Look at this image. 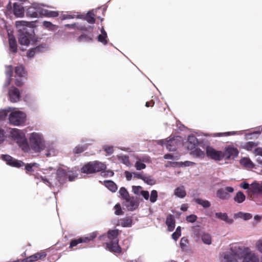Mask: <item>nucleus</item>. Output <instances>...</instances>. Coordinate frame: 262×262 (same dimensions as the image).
I'll return each mask as SVG.
<instances>
[{
  "label": "nucleus",
  "instance_id": "42",
  "mask_svg": "<svg viewBox=\"0 0 262 262\" xmlns=\"http://www.w3.org/2000/svg\"><path fill=\"white\" fill-rule=\"evenodd\" d=\"M245 195L242 192L238 191L234 197V201L238 203H241L245 201Z\"/></svg>",
  "mask_w": 262,
  "mask_h": 262
},
{
  "label": "nucleus",
  "instance_id": "62",
  "mask_svg": "<svg viewBox=\"0 0 262 262\" xmlns=\"http://www.w3.org/2000/svg\"><path fill=\"white\" fill-rule=\"evenodd\" d=\"M36 54H37V53L36 50H35V48H33L28 51L27 56L28 58H32Z\"/></svg>",
  "mask_w": 262,
  "mask_h": 262
},
{
  "label": "nucleus",
  "instance_id": "48",
  "mask_svg": "<svg viewBox=\"0 0 262 262\" xmlns=\"http://www.w3.org/2000/svg\"><path fill=\"white\" fill-rule=\"evenodd\" d=\"M257 145V143L254 142L249 141L243 145V148L247 150H251Z\"/></svg>",
  "mask_w": 262,
  "mask_h": 262
},
{
  "label": "nucleus",
  "instance_id": "59",
  "mask_svg": "<svg viewBox=\"0 0 262 262\" xmlns=\"http://www.w3.org/2000/svg\"><path fill=\"white\" fill-rule=\"evenodd\" d=\"M103 149L108 155H112L114 152V147L113 146L105 145L103 146Z\"/></svg>",
  "mask_w": 262,
  "mask_h": 262
},
{
  "label": "nucleus",
  "instance_id": "45",
  "mask_svg": "<svg viewBox=\"0 0 262 262\" xmlns=\"http://www.w3.org/2000/svg\"><path fill=\"white\" fill-rule=\"evenodd\" d=\"M95 14L91 11L89 12L85 16L84 19L90 24H94L95 22Z\"/></svg>",
  "mask_w": 262,
  "mask_h": 262
},
{
  "label": "nucleus",
  "instance_id": "16",
  "mask_svg": "<svg viewBox=\"0 0 262 262\" xmlns=\"http://www.w3.org/2000/svg\"><path fill=\"white\" fill-rule=\"evenodd\" d=\"M15 75L19 78V79L16 78L15 79V84L17 86H20L23 84L21 78L26 75V71L24 67L21 65L16 67L15 68Z\"/></svg>",
  "mask_w": 262,
  "mask_h": 262
},
{
  "label": "nucleus",
  "instance_id": "4",
  "mask_svg": "<svg viewBox=\"0 0 262 262\" xmlns=\"http://www.w3.org/2000/svg\"><path fill=\"white\" fill-rule=\"evenodd\" d=\"M28 24V22L25 21H17L15 23L16 26L21 32L18 37L21 45L28 46L33 33V29L27 27Z\"/></svg>",
  "mask_w": 262,
  "mask_h": 262
},
{
  "label": "nucleus",
  "instance_id": "63",
  "mask_svg": "<svg viewBox=\"0 0 262 262\" xmlns=\"http://www.w3.org/2000/svg\"><path fill=\"white\" fill-rule=\"evenodd\" d=\"M114 208L115 209V213L116 215H121L122 214L123 212L121 210V206H120V204H116Z\"/></svg>",
  "mask_w": 262,
  "mask_h": 262
},
{
  "label": "nucleus",
  "instance_id": "27",
  "mask_svg": "<svg viewBox=\"0 0 262 262\" xmlns=\"http://www.w3.org/2000/svg\"><path fill=\"white\" fill-rule=\"evenodd\" d=\"M166 224L169 231H172L175 228V220L171 214L168 215L166 220Z\"/></svg>",
  "mask_w": 262,
  "mask_h": 262
},
{
  "label": "nucleus",
  "instance_id": "26",
  "mask_svg": "<svg viewBox=\"0 0 262 262\" xmlns=\"http://www.w3.org/2000/svg\"><path fill=\"white\" fill-rule=\"evenodd\" d=\"M239 163L242 166L247 169H252L255 166L254 164L252 161L247 157L242 158L239 161Z\"/></svg>",
  "mask_w": 262,
  "mask_h": 262
},
{
  "label": "nucleus",
  "instance_id": "29",
  "mask_svg": "<svg viewBox=\"0 0 262 262\" xmlns=\"http://www.w3.org/2000/svg\"><path fill=\"white\" fill-rule=\"evenodd\" d=\"M46 256V253L45 252L40 253H36L26 258L25 260L26 262H34L38 259L45 257Z\"/></svg>",
  "mask_w": 262,
  "mask_h": 262
},
{
  "label": "nucleus",
  "instance_id": "24",
  "mask_svg": "<svg viewBox=\"0 0 262 262\" xmlns=\"http://www.w3.org/2000/svg\"><path fill=\"white\" fill-rule=\"evenodd\" d=\"M198 237H200L202 242L206 245H210L212 243V238L210 234L203 231H200L198 234Z\"/></svg>",
  "mask_w": 262,
  "mask_h": 262
},
{
  "label": "nucleus",
  "instance_id": "31",
  "mask_svg": "<svg viewBox=\"0 0 262 262\" xmlns=\"http://www.w3.org/2000/svg\"><path fill=\"white\" fill-rule=\"evenodd\" d=\"M41 13L42 14V16H45L49 17H56L59 15L58 11L47 10L43 7Z\"/></svg>",
  "mask_w": 262,
  "mask_h": 262
},
{
  "label": "nucleus",
  "instance_id": "28",
  "mask_svg": "<svg viewBox=\"0 0 262 262\" xmlns=\"http://www.w3.org/2000/svg\"><path fill=\"white\" fill-rule=\"evenodd\" d=\"M174 194L178 198L183 199L186 195V192L184 186L177 187L174 190Z\"/></svg>",
  "mask_w": 262,
  "mask_h": 262
},
{
  "label": "nucleus",
  "instance_id": "33",
  "mask_svg": "<svg viewBox=\"0 0 262 262\" xmlns=\"http://www.w3.org/2000/svg\"><path fill=\"white\" fill-rule=\"evenodd\" d=\"M221 262H237L228 252H223L221 256Z\"/></svg>",
  "mask_w": 262,
  "mask_h": 262
},
{
  "label": "nucleus",
  "instance_id": "61",
  "mask_svg": "<svg viewBox=\"0 0 262 262\" xmlns=\"http://www.w3.org/2000/svg\"><path fill=\"white\" fill-rule=\"evenodd\" d=\"M256 250L262 254V239L258 240L255 244Z\"/></svg>",
  "mask_w": 262,
  "mask_h": 262
},
{
  "label": "nucleus",
  "instance_id": "1",
  "mask_svg": "<svg viewBox=\"0 0 262 262\" xmlns=\"http://www.w3.org/2000/svg\"><path fill=\"white\" fill-rule=\"evenodd\" d=\"M52 167L43 169L41 173H36L35 179L40 180L50 188H58L68 179L69 181H73L77 177V174L63 168H59L55 172Z\"/></svg>",
  "mask_w": 262,
  "mask_h": 262
},
{
  "label": "nucleus",
  "instance_id": "55",
  "mask_svg": "<svg viewBox=\"0 0 262 262\" xmlns=\"http://www.w3.org/2000/svg\"><path fill=\"white\" fill-rule=\"evenodd\" d=\"M136 159L144 163H147L150 162V157L147 155L137 156L136 157Z\"/></svg>",
  "mask_w": 262,
  "mask_h": 262
},
{
  "label": "nucleus",
  "instance_id": "44",
  "mask_svg": "<svg viewBox=\"0 0 262 262\" xmlns=\"http://www.w3.org/2000/svg\"><path fill=\"white\" fill-rule=\"evenodd\" d=\"M237 134V132H227L224 133H213L212 134V136L214 137H222V136H228L231 135H235Z\"/></svg>",
  "mask_w": 262,
  "mask_h": 262
},
{
  "label": "nucleus",
  "instance_id": "50",
  "mask_svg": "<svg viewBox=\"0 0 262 262\" xmlns=\"http://www.w3.org/2000/svg\"><path fill=\"white\" fill-rule=\"evenodd\" d=\"M123 227H130L132 225V220L130 218H126L122 220L120 223Z\"/></svg>",
  "mask_w": 262,
  "mask_h": 262
},
{
  "label": "nucleus",
  "instance_id": "60",
  "mask_svg": "<svg viewBox=\"0 0 262 262\" xmlns=\"http://www.w3.org/2000/svg\"><path fill=\"white\" fill-rule=\"evenodd\" d=\"M132 189L134 193L137 195H140L143 191L142 190V187L140 186H133Z\"/></svg>",
  "mask_w": 262,
  "mask_h": 262
},
{
  "label": "nucleus",
  "instance_id": "38",
  "mask_svg": "<svg viewBox=\"0 0 262 262\" xmlns=\"http://www.w3.org/2000/svg\"><path fill=\"white\" fill-rule=\"evenodd\" d=\"M118 159L123 164L129 167L130 166V163L128 156L126 155H119L117 156Z\"/></svg>",
  "mask_w": 262,
  "mask_h": 262
},
{
  "label": "nucleus",
  "instance_id": "36",
  "mask_svg": "<svg viewBox=\"0 0 262 262\" xmlns=\"http://www.w3.org/2000/svg\"><path fill=\"white\" fill-rule=\"evenodd\" d=\"M97 234L96 232L91 233L86 236L80 237V242H81V243H88L89 242L92 241L94 238H95L97 236Z\"/></svg>",
  "mask_w": 262,
  "mask_h": 262
},
{
  "label": "nucleus",
  "instance_id": "37",
  "mask_svg": "<svg viewBox=\"0 0 262 262\" xmlns=\"http://www.w3.org/2000/svg\"><path fill=\"white\" fill-rule=\"evenodd\" d=\"M216 195L222 200H227L230 196L229 194L222 188L219 189L217 191Z\"/></svg>",
  "mask_w": 262,
  "mask_h": 262
},
{
  "label": "nucleus",
  "instance_id": "30",
  "mask_svg": "<svg viewBox=\"0 0 262 262\" xmlns=\"http://www.w3.org/2000/svg\"><path fill=\"white\" fill-rule=\"evenodd\" d=\"M188 148L192 149L195 148L198 144V141L194 135H190L188 137Z\"/></svg>",
  "mask_w": 262,
  "mask_h": 262
},
{
  "label": "nucleus",
  "instance_id": "49",
  "mask_svg": "<svg viewBox=\"0 0 262 262\" xmlns=\"http://www.w3.org/2000/svg\"><path fill=\"white\" fill-rule=\"evenodd\" d=\"M34 48L37 54L47 51L48 48L47 45L46 43L39 44Z\"/></svg>",
  "mask_w": 262,
  "mask_h": 262
},
{
  "label": "nucleus",
  "instance_id": "3",
  "mask_svg": "<svg viewBox=\"0 0 262 262\" xmlns=\"http://www.w3.org/2000/svg\"><path fill=\"white\" fill-rule=\"evenodd\" d=\"M118 230H109L107 234H103L99 237L100 240L105 241L106 248L110 252L119 253L121 248L118 245Z\"/></svg>",
  "mask_w": 262,
  "mask_h": 262
},
{
  "label": "nucleus",
  "instance_id": "58",
  "mask_svg": "<svg viewBox=\"0 0 262 262\" xmlns=\"http://www.w3.org/2000/svg\"><path fill=\"white\" fill-rule=\"evenodd\" d=\"M188 240L185 237H182L181 239L180 245L181 249L183 250H186L187 248Z\"/></svg>",
  "mask_w": 262,
  "mask_h": 262
},
{
  "label": "nucleus",
  "instance_id": "32",
  "mask_svg": "<svg viewBox=\"0 0 262 262\" xmlns=\"http://www.w3.org/2000/svg\"><path fill=\"white\" fill-rule=\"evenodd\" d=\"M89 144H90L86 143L84 144L77 145L74 148L73 150V153L75 154H79L82 153L87 149Z\"/></svg>",
  "mask_w": 262,
  "mask_h": 262
},
{
  "label": "nucleus",
  "instance_id": "54",
  "mask_svg": "<svg viewBox=\"0 0 262 262\" xmlns=\"http://www.w3.org/2000/svg\"><path fill=\"white\" fill-rule=\"evenodd\" d=\"M135 167L136 170H141L146 168V165L144 163L136 160V161L135 163Z\"/></svg>",
  "mask_w": 262,
  "mask_h": 262
},
{
  "label": "nucleus",
  "instance_id": "13",
  "mask_svg": "<svg viewBox=\"0 0 262 262\" xmlns=\"http://www.w3.org/2000/svg\"><path fill=\"white\" fill-rule=\"evenodd\" d=\"M206 151L208 157L215 161H221L223 159V151L216 150L211 146H207Z\"/></svg>",
  "mask_w": 262,
  "mask_h": 262
},
{
  "label": "nucleus",
  "instance_id": "46",
  "mask_svg": "<svg viewBox=\"0 0 262 262\" xmlns=\"http://www.w3.org/2000/svg\"><path fill=\"white\" fill-rule=\"evenodd\" d=\"M191 154L193 156L199 158H202L205 156L204 152L200 148H195L191 152Z\"/></svg>",
  "mask_w": 262,
  "mask_h": 262
},
{
  "label": "nucleus",
  "instance_id": "17",
  "mask_svg": "<svg viewBox=\"0 0 262 262\" xmlns=\"http://www.w3.org/2000/svg\"><path fill=\"white\" fill-rule=\"evenodd\" d=\"M39 166V164L36 163L27 164L25 165V169L28 174L33 175L35 177L36 173H41L38 172Z\"/></svg>",
  "mask_w": 262,
  "mask_h": 262
},
{
  "label": "nucleus",
  "instance_id": "14",
  "mask_svg": "<svg viewBox=\"0 0 262 262\" xmlns=\"http://www.w3.org/2000/svg\"><path fill=\"white\" fill-rule=\"evenodd\" d=\"M8 95L9 100L11 102L15 103L20 100V93L19 90L14 86H12L9 89Z\"/></svg>",
  "mask_w": 262,
  "mask_h": 262
},
{
  "label": "nucleus",
  "instance_id": "7",
  "mask_svg": "<svg viewBox=\"0 0 262 262\" xmlns=\"http://www.w3.org/2000/svg\"><path fill=\"white\" fill-rule=\"evenodd\" d=\"M106 166L104 163L99 161L90 162L81 168L82 173L91 174L105 170Z\"/></svg>",
  "mask_w": 262,
  "mask_h": 262
},
{
  "label": "nucleus",
  "instance_id": "43",
  "mask_svg": "<svg viewBox=\"0 0 262 262\" xmlns=\"http://www.w3.org/2000/svg\"><path fill=\"white\" fill-rule=\"evenodd\" d=\"M65 27L70 29H77L79 30H84L85 29L84 26L81 25L79 23H74L72 24H66Z\"/></svg>",
  "mask_w": 262,
  "mask_h": 262
},
{
  "label": "nucleus",
  "instance_id": "39",
  "mask_svg": "<svg viewBox=\"0 0 262 262\" xmlns=\"http://www.w3.org/2000/svg\"><path fill=\"white\" fill-rule=\"evenodd\" d=\"M13 110L12 107H8L4 109L0 110V119L3 120L7 116L8 114Z\"/></svg>",
  "mask_w": 262,
  "mask_h": 262
},
{
  "label": "nucleus",
  "instance_id": "11",
  "mask_svg": "<svg viewBox=\"0 0 262 262\" xmlns=\"http://www.w3.org/2000/svg\"><path fill=\"white\" fill-rule=\"evenodd\" d=\"M238 153V150L236 147L232 145H229L226 146L224 151H223V159L225 158L226 160L234 159L237 157Z\"/></svg>",
  "mask_w": 262,
  "mask_h": 262
},
{
  "label": "nucleus",
  "instance_id": "35",
  "mask_svg": "<svg viewBox=\"0 0 262 262\" xmlns=\"http://www.w3.org/2000/svg\"><path fill=\"white\" fill-rule=\"evenodd\" d=\"M215 216L218 219H220L227 223L231 224L233 222V220L232 219L229 218L227 214L225 213H216Z\"/></svg>",
  "mask_w": 262,
  "mask_h": 262
},
{
  "label": "nucleus",
  "instance_id": "57",
  "mask_svg": "<svg viewBox=\"0 0 262 262\" xmlns=\"http://www.w3.org/2000/svg\"><path fill=\"white\" fill-rule=\"evenodd\" d=\"M237 216L240 217L245 221L249 220L252 217V215L251 214L249 213H243V212H239L237 214Z\"/></svg>",
  "mask_w": 262,
  "mask_h": 262
},
{
  "label": "nucleus",
  "instance_id": "2",
  "mask_svg": "<svg viewBox=\"0 0 262 262\" xmlns=\"http://www.w3.org/2000/svg\"><path fill=\"white\" fill-rule=\"evenodd\" d=\"M28 142L27 150H24L25 152H30L33 151L34 153L38 154L45 149L47 147L46 141L43 134L39 132H33L30 134Z\"/></svg>",
  "mask_w": 262,
  "mask_h": 262
},
{
  "label": "nucleus",
  "instance_id": "9",
  "mask_svg": "<svg viewBox=\"0 0 262 262\" xmlns=\"http://www.w3.org/2000/svg\"><path fill=\"white\" fill-rule=\"evenodd\" d=\"M43 5L40 4L34 3L27 10V15L30 17L37 18L42 17L41 13Z\"/></svg>",
  "mask_w": 262,
  "mask_h": 262
},
{
  "label": "nucleus",
  "instance_id": "18",
  "mask_svg": "<svg viewBox=\"0 0 262 262\" xmlns=\"http://www.w3.org/2000/svg\"><path fill=\"white\" fill-rule=\"evenodd\" d=\"M250 193L253 194H262V182H254L251 184Z\"/></svg>",
  "mask_w": 262,
  "mask_h": 262
},
{
  "label": "nucleus",
  "instance_id": "64",
  "mask_svg": "<svg viewBox=\"0 0 262 262\" xmlns=\"http://www.w3.org/2000/svg\"><path fill=\"white\" fill-rule=\"evenodd\" d=\"M197 217L194 214H191L186 217V221L189 223H194L196 220Z\"/></svg>",
  "mask_w": 262,
  "mask_h": 262
},
{
  "label": "nucleus",
  "instance_id": "8",
  "mask_svg": "<svg viewBox=\"0 0 262 262\" xmlns=\"http://www.w3.org/2000/svg\"><path fill=\"white\" fill-rule=\"evenodd\" d=\"M26 118V114L20 111L13 110L9 116V121L11 124L14 126H20L24 124Z\"/></svg>",
  "mask_w": 262,
  "mask_h": 262
},
{
  "label": "nucleus",
  "instance_id": "40",
  "mask_svg": "<svg viewBox=\"0 0 262 262\" xmlns=\"http://www.w3.org/2000/svg\"><path fill=\"white\" fill-rule=\"evenodd\" d=\"M195 202L196 203L201 205L204 208H208L211 205L210 203L208 201L204 200L200 198L195 199Z\"/></svg>",
  "mask_w": 262,
  "mask_h": 262
},
{
  "label": "nucleus",
  "instance_id": "20",
  "mask_svg": "<svg viewBox=\"0 0 262 262\" xmlns=\"http://www.w3.org/2000/svg\"><path fill=\"white\" fill-rule=\"evenodd\" d=\"M13 13L17 17H22L24 15V7L17 3H15L13 5Z\"/></svg>",
  "mask_w": 262,
  "mask_h": 262
},
{
  "label": "nucleus",
  "instance_id": "51",
  "mask_svg": "<svg viewBox=\"0 0 262 262\" xmlns=\"http://www.w3.org/2000/svg\"><path fill=\"white\" fill-rule=\"evenodd\" d=\"M57 154L56 149L53 146L48 147L47 152L45 153L46 157H51L55 156Z\"/></svg>",
  "mask_w": 262,
  "mask_h": 262
},
{
  "label": "nucleus",
  "instance_id": "56",
  "mask_svg": "<svg viewBox=\"0 0 262 262\" xmlns=\"http://www.w3.org/2000/svg\"><path fill=\"white\" fill-rule=\"evenodd\" d=\"M158 192L156 190H152L150 192L149 196L150 202L151 203H154L157 200Z\"/></svg>",
  "mask_w": 262,
  "mask_h": 262
},
{
  "label": "nucleus",
  "instance_id": "5",
  "mask_svg": "<svg viewBox=\"0 0 262 262\" xmlns=\"http://www.w3.org/2000/svg\"><path fill=\"white\" fill-rule=\"evenodd\" d=\"M9 134L11 138L17 143L23 151L29 149L27 140L22 130L17 128H11Z\"/></svg>",
  "mask_w": 262,
  "mask_h": 262
},
{
  "label": "nucleus",
  "instance_id": "23",
  "mask_svg": "<svg viewBox=\"0 0 262 262\" xmlns=\"http://www.w3.org/2000/svg\"><path fill=\"white\" fill-rule=\"evenodd\" d=\"M125 205L128 210H133L138 207V204L133 198L129 197L128 199L125 200Z\"/></svg>",
  "mask_w": 262,
  "mask_h": 262
},
{
  "label": "nucleus",
  "instance_id": "34",
  "mask_svg": "<svg viewBox=\"0 0 262 262\" xmlns=\"http://www.w3.org/2000/svg\"><path fill=\"white\" fill-rule=\"evenodd\" d=\"M105 186L112 192H115L117 189V185L112 181L106 180L104 181Z\"/></svg>",
  "mask_w": 262,
  "mask_h": 262
},
{
  "label": "nucleus",
  "instance_id": "21",
  "mask_svg": "<svg viewBox=\"0 0 262 262\" xmlns=\"http://www.w3.org/2000/svg\"><path fill=\"white\" fill-rule=\"evenodd\" d=\"M83 17H84L83 15L78 14V13L76 12H67L61 15V19L62 20L70 19L75 18H82Z\"/></svg>",
  "mask_w": 262,
  "mask_h": 262
},
{
  "label": "nucleus",
  "instance_id": "10",
  "mask_svg": "<svg viewBox=\"0 0 262 262\" xmlns=\"http://www.w3.org/2000/svg\"><path fill=\"white\" fill-rule=\"evenodd\" d=\"M179 138L180 137L177 136L168 140H160L158 141V144L161 145H164L169 151H174L180 144Z\"/></svg>",
  "mask_w": 262,
  "mask_h": 262
},
{
  "label": "nucleus",
  "instance_id": "15",
  "mask_svg": "<svg viewBox=\"0 0 262 262\" xmlns=\"http://www.w3.org/2000/svg\"><path fill=\"white\" fill-rule=\"evenodd\" d=\"M241 261L242 262H259V258L257 254L249 248Z\"/></svg>",
  "mask_w": 262,
  "mask_h": 262
},
{
  "label": "nucleus",
  "instance_id": "41",
  "mask_svg": "<svg viewBox=\"0 0 262 262\" xmlns=\"http://www.w3.org/2000/svg\"><path fill=\"white\" fill-rule=\"evenodd\" d=\"M77 40L79 42H90L93 41V38L86 34H82L79 36Z\"/></svg>",
  "mask_w": 262,
  "mask_h": 262
},
{
  "label": "nucleus",
  "instance_id": "22",
  "mask_svg": "<svg viewBox=\"0 0 262 262\" xmlns=\"http://www.w3.org/2000/svg\"><path fill=\"white\" fill-rule=\"evenodd\" d=\"M6 79L5 82L4 84V87L8 86L11 82V77L12 76L13 73V68L12 66H8L6 67Z\"/></svg>",
  "mask_w": 262,
  "mask_h": 262
},
{
  "label": "nucleus",
  "instance_id": "25",
  "mask_svg": "<svg viewBox=\"0 0 262 262\" xmlns=\"http://www.w3.org/2000/svg\"><path fill=\"white\" fill-rule=\"evenodd\" d=\"M101 33L97 36V40L103 45H106L108 42L107 34L103 27L100 30Z\"/></svg>",
  "mask_w": 262,
  "mask_h": 262
},
{
  "label": "nucleus",
  "instance_id": "52",
  "mask_svg": "<svg viewBox=\"0 0 262 262\" xmlns=\"http://www.w3.org/2000/svg\"><path fill=\"white\" fill-rule=\"evenodd\" d=\"M43 25L46 28L48 29L49 30L51 31H54L57 28L56 25H53L50 21H43Z\"/></svg>",
  "mask_w": 262,
  "mask_h": 262
},
{
  "label": "nucleus",
  "instance_id": "19",
  "mask_svg": "<svg viewBox=\"0 0 262 262\" xmlns=\"http://www.w3.org/2000/svg\"><path fill=\"white\" fill-rule=\"evenodd\" d=\"M9 45V53H15L17 51V46L16 40L13 35L8 33Z\"/></svg>",
  "mask_w": 262,
  "mask_h": 262
},
{
  "label": "nucleus",
  "instance_id": "6",
  "mask_svg": "<svg viewBox=\"0 0 262 262\" xmlns=\"http://www.w3.org/2000/svg\"><path fill=\"white\" fill-rule=\"evenodd\" d=\"M249 248L240 243H234L230 245V250L226 252L229 253L232 257L235 258V260L237 261V260H242Z\"/></svg>",
  "mask_w": 262,
  "mask_h": 262
},
{
  "label": "nucleus",
  "instance_id": "47",
  "mask_svg": "<svg viewBox=\"0 0 262 262\" xmlns=\"http://www.w3.org/2000/svg\"><path fill=\"white\" fill-rule=\"evenodd\" d=\"M143 181L148 185H154L156 184V181L151 176H145L144 175Z\"/></svg>",
  "mask_w": 262,
  "mask_h": 262
},
{
  "label": "nucleus",
  "instance_id": "12",
  "mask_svg": "<svg viewBox=\"0 0 262 262\" xmlns=\"http://www.w3.org/2000/svg\"><path fill=\"white\" fill-rule=\"evenodd\" d=\"M1 159L5 161L7 165L12 167L20 168L25 165L23 161L14 159L8 155H2Z\"/></svg>",
  "mask_w": 262,
  "mask_h": 262
},
{
  "label": "nucleus",
  "instance_id": "53",
  "mask_svg": "<svg viewBox=\"0 0 262 262\" xmlns=\"http://www.w3.org/2000/svg\"><path fill=\"white\" fill-rule=\"evenodd\" d=\"M119 193L125 200L130 197L128 192L124 187H121L119 191Z\"/></svg>",
  "mask_w": 262,
  "mask_h": 262
}]
</instances>
